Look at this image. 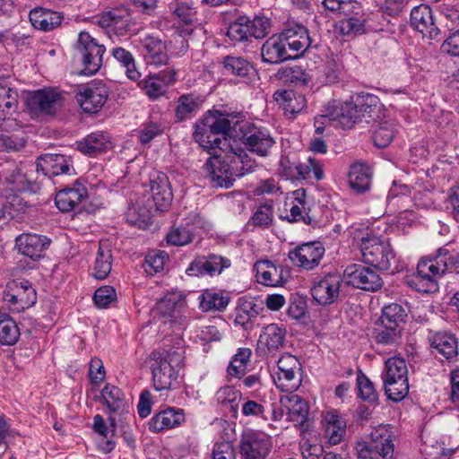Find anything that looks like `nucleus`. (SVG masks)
<instances>
[{
    "mask_svg": "<svg viewBox=\"0 0 459 459\" xmlns=\"http://www.w3.org/2000/svg\"><path fill=\"white\" fill-rule=\"evenodd\" d=\"M205 166L212 185L225 188L232 186L236 178L251 174L259 167L238 144L223 152H213Z\"/></svg>",
    "mask_w": 459,
    "mask_h": 459,
    "instance_id": "f257e3e1",
    "label": "nucleus"
},
{
    "mask_svg": "<svg viewBox=\"0 0 459 459\" xmlns=\"http://www.w3.org/2000/svg\"><path fill=\"white\" fill-rule=\"evenodd\" d=\"M326 117L336 120L343 129L351 128L359 121L377 122L385 118V110L378 97L369 93L356 94L350 100H333L325 107Z\"/></svg>",
    "mask_w": 459,
    "mask_h": 459,
    "instance_id": "f03ea898",
    "label": "nucleus"
},
{
    "mask_svg": "<svg viewBox=\"0 0 459 459\" xmlns=\"http://www.w3.org/2000/svg\"><path fill=\"white\" fill-rule=\"evenodd\" d=\"M459 272V254L439 248L433 257L420 260L417 273L410 277L407 283L417 291L433 293L438 290L437 280L446 273Z\"/></svg>",
    "mask_w": 459,
    "mask_h": 459,
    "instance_id": "7ed1b4c3",
    "label": "nucleus"
},
{
    "mask_svg": "<svg viewBox=\"0 0 459 459\" xmlns=\"http://www.w3.org/2000/svg\"><path fill=\"white\" fill-rule=\"evenodd\" d=\"M155 363L152 365V377L155 391L169 390L178 377L183 367V351L177 349L162 350L152 353Z\"/></svg>",
    "mask_w": 459,
    "mask_h": 459,
    "instance_id": "20e7f679",
    "label": "nucleus"
},
{
    "mask_svg": "<svg viewBox=\"0 0 459 459\" xmlns=\"http://www.w3.org/2000/svg\"><path fill=\"white\" fill-rule=\"evenodd\" d=\"M391 425H378L368 441L359 442L356 449L359 459H393L394 446Z\"/></svg>",
    "mask_w": 459,
    "mask_h": 459,
    "instance_id": "39448f33",
    "label": "nucleus"
},
{
    "mask_svg": "<svg viewBox=\"0 0 459 459\" xmlns=\"http://www.w3.org/2000/svg\"><path fill=\"white\" fill-rule=\"evenodd\" d=\"M382 378L385 394L391 402H401L406 397L409 393L408 368L403 358L387 359Z\"/></svg>",
    "mask_w": 459,
    "mask_h": 459,
    "instance_id": "423d86ee",
    "label": "nucleus"
},
{
    "mask_svg": "<svg viewBox=\"0 0 459 459\" xmlns=\"http://www.w3.org/2000/svg\"><path fill=\"white\" fill-rule=\"evenodd\" d=\"M360 252L363 262L378 270H389L396 261L390 243L377 236L363 237L360 240Z\"/></svg>",
    "mask_w": 459,
    "mask_h": 459,
    "instance_id": "0eeeda50",
    "label": "nucleus"
},
{
    "mask_svg": "<svg viewBox=\"0 0 459 459\" xmlns=\"http://www.w3.org/2000/svg\"><path fill=\"white\" fill-rule=\"evenodd\" d=\"M74 50L75 57L82 65L79 74L93 75L100 69L106 48L91 37L89 32L81 31L79 33Z\"/></svg>",
    "mask_w": 459,
    "mask_h": 459,
    "instance_id": "6e6552de",
    "label": "nucleus"
},
{
    "mask_svg": "<svg viewBox=\"0 0 459 459\" xmlns=\"http://www.w3.org/2000/svg\"><path fill=\"white\" fill-rule=\"evenodd\" d=\"M278 371L274 383L278 388L283 392L290 393V395L281 396L280 402L286 398L288 402H304L303 398L298 394H292L299 384L300 379L297 377V372L300 370V362L297 357L285 353L281 356L277 362Z\"/></svg>",
    "mask_w": 459,
    "mask_h": 459,
    "instance_id": "1a4fd4ad",
    "label": "nucleus"
},
{
    "mask_svg": "<svg viewBox=\"0 0 459 459\" xmlns=\"http://www.w3.org/2000/svg\"><path fill=\"white\" fill-rule=\"evenodd\" d=\"M97 23L105 30L107 36L113 42L126 35H135L139 32L129 11L125 8L103 13L97 18Z\"/></svg>",
    "mask_w": 459,
    "mask_h": 459,
    "instance_id": "9d476101",
    "label": "nucleus"
},
{
    "mask_svg": "<svg viewBox=\"0 0 459 459\" xmlns=\"http://www.w3.org/2000/svg\"><path fill=\"white\" fill-rule=\"evenodd\" d=\"M63 104L62 94L53 88L34 91L29 94L26 100L27 108L35 118L55 116Z\"/></svg>",
    "mask_w": 459,
    "mask_h": 459,
    "instance_id": "9b49d317",
    "label": "nucleus"
},
{
    "mask_svg": "<svg viewBox=\"0 0 459 459\" xmlns=\"http://www.w3.org/2000/svg\"><path fill=\"white\" fill-rule=\"evenodd\" d=\"M270 21L265 17L255 16L250 19L246 15H238L230 23L227 36L232 41L245 42L251 37L263 39L269 33Z\"/></svg>",
    "mask_w": 459,
    "mask_h": 459,
    "instance_id": "f8f14e48",
    "label": "nucleus"
},
{
    "mask_svg": "<svg viewBox=\"0 0 459 459\" xmlns=\"http://www.w3.org/2000/svg\"><path fill=\"white\" fill-rule=\"evenodd\" d=\"M2 299L11 311L20 313L36 303L37 294L29 281L13 280L6 283Z\"/></svg>",
    "mask_w": 459,
    "mask_h": 459,
    "instance_id": "ddd939ff",
    "label": "nucleus"
},
{
    "mask_svg": "<svg viewBox=\"0 0 459 459\" xmlns=\"http://www.w3.org/2000/svg\"><path fill=\"white\" fill-rule=\"evenodd\" d=\"M242 142L245 147L251 152L260 157H266L275 144L269 129L247 123L240 128Z\"/></svg>",
    "mask_w": 459,
    "mask_h": 459,
    "instance_id": "4468645a",
    "label": "nucleus"
},
{
    "mask_svg": "<svg viewBox=\"0 0 459 459\" xmlns=\"http://www.w3.org/2000/svg\"><path fill=\"white\" fill-rule=\"evenodd\" d=\"M273 447L270 436L264 432L247 431L239 442L241 459H266Z\"/></svg>",
    "mask_w": 459,
    "mask_h": 459,
    "instance_id": "2eb2a0df",
    "label": "nucleus"
},
{
    "mask_svg": "<svg viewBox=\"0 0 459 459\" xmlns=\"http://www.w3.org/2000/svg\"><path fill=\"white\" fill-rule=\"evenodd\" d=\"M108 88L102 82H93L82 86L76 93V100L85 113L96 114L108 97Z\"/></svg>",
    "mask_w": 459,
    "mask_h": 459,
    "instance_id": "dca6fc26",
    "label": "nucleus"
},
{
    "mask_svg": "<svg viewBox=\"0 0 459 459\" xmlns=\"http://www.w3.org/2000/svg\"><path fill=\"white\" fill-rule=\"evenodd\" d=\"M343 278L349 285L368 291H376L383 286V280L373 269L362 264H349Z\"/></svg>",
    "mask_w": 459,
    "mask_h": 459,
    "instance_id": "f3484780",
    "label": "nucleus"
},
{
    "mask_svg": "<svg viewBox=\"0 0 459 459\" xmlns=\"http://www.w3.org/2000/svg\"><path fill=\"white\" fill-rule=\"evenodd\" d=\"M231 262L229 258L221 255L209 254L195 257L186 269L189 276H204L211 277L221 274L224 269L230 267Z\"/></svg>",
    "mask_w": 459,
    "mask_h": 459,
    "instance_id": "a211bd4d",
    "label": "nucleus"
},
{
    "mask_svg": "<svg viewBox=\"0 0 459 459\" xmlns=\"http://www.w3.org/2000/svg\"><path fill=\"white\" fill-rule=\"evenodd\" d=\"M139 45L141 54L147 65L156 68L169 65L170 58L167 52V45L161 39L146 35L139 39Z\"/></svg>",
    "mask_w": 459,
    "mask_h": 459,
    "instance_id": "6ab92c4d",
    "label": "nucleus"
},
{
    "mask_svg": "<svg viewBox=\"0 0 459 459\" xmlns=\"http://www.w3.org/2000/svg\"><path fill=\"white\" fill-rule=\"evenodd\" d=\"M342 283V279L339 273H330L315 282L311 288L312 297L320 305L333 304L339 297Z\"/></svg>",
    "mask_w": 459,
    "mask_h": 459,
    "instance_id": "aec40b11",
    "label": "nucleus"
},
{
    "mask_svg": "<svg viewBox=\"0 0 459 459\" xmlns=\"http://www.w3.org/2000/svg\"><path fill=\"white\" fill-rule=\"evenodd\" d=\"M324 254L323 245L314 241L297 247L289 253V258L295 265L306 270H312L319 264Z\"/></svg>",
    "mask_w": 459,
    "mask_h": 459,
    "instance_id": "412c9836",
    "label": "nucleus"
},
{
    "mask_svg": "<svg viewBox=\"0 0 459 459\" xmlns=\"http://www.w3.org/2000/svg\"><path fill=\"white\" fill-rule=\"evenodd\" d=\"M37 170L48 178L59 175H74L71 157L58 153H46L37 160Z\"/></svg>",
    "mask_w": 459,
    "mask_h": 459,
    "instance_id": "4be33fe9",
    "label": "nucleus"
},
{
    "mask_svg": "<svg viewBox=\"0 0 459 459\" xmlns=\"http://www.w3.org/2000/svg\"><path fill=\"white\" fill-rule=\"evenodd\" d=\"M50 242L46 236L22 233L15 238V248L20 254L32 260H38L44 256Z\"/></svg>",
    "mask_w": 459,
    "mask_h": 459,
    "instance_id": "5701e85b",
    "label": "nucleus"
},
{
    "mask_svg": "<svg viewBox=\"0 0 459 459\" xmlns=\"http://www.w3.org/2000/svg\"><path fill=\"white\" fill-rule=\"evenodd\" d=\"M411 25L430 39H437L440 34V30L435 23L432 10L425 4L412 8L411 11Z\"/></svg>",
    "mask_w": 459,
    "mask_h": 459,
    "instance_id": "b1692460",
    "label": "nucleus"
},
{
    "mask_svg": "<svg viewBox=\"0 0 459 459\" xmlns=\"http://www.w3.org/2000/svg\"><path fill=\"white\" fill-rule=\"evenodd\" d=\"M150 188L156 209L159 211L167 210L173 198L168 176L159 171L152 174L150 178Z\"/></svg>",
    "mask_w": 459,
    "mask_h": 459,
    "instance_id": "393cba45",
    "label": "nucleus"
},
{
    "mask_svg": "<svg viewBox=\"0 0 459 459\" xmlns=\"http://www.w3.org/2000/svg\"><path fill=\"white\" fill-rule=\"evenodd\" d=\"M284 42L293 59L301 56L309 48L311 39L308 30L302 25L297 24L281 32Z\"/></svg>",
    "mask_w": 459,
    "mask_h": 459,
    "instance_id": "a878e982",
    "label": "nucleus"
},
{
    "mask_svg": "<svg viewBox=\"0 0 459 459\" xmlns=\"http://www.w3.org/2000/svg\"><path fill=\"white\" fill-rule=\"evenodd\" d=\"M208 130H210V127L202 122L196 124L194 132L195 140L204 149L212 150L213 152H223L225 149L228 151L230 147H235L238 144L235 141L230 143L226 137L221 138L213 131Z\"/></svg>",
    "mask_w": 459,
    "mask_h": 459,
    "instance_id": "bb28decb",
    "label": "nucleus"
},
{
    "mask_svg": "<svg viewBox=\"0 0 459 459\" xmlns=\"http://www.w3.org/2000/svg\"><path fill=\"white\" fill-rule=\"evenodd\" d=\"M289 52L281 33L267 39L261 48L262 60L272 65L293 59Z\"/></svg>",
    "mask_w": 459,
    "mask_h": 459,
    "instance_id": "cd10ccee",
    "label": "nucleus"
},
{
    "mask_svg": "<svg viewBox=\"0 0 459 459\" xmlns=\"http://www.w3.org/2000/svg\"><path fill=\"white\" fill-rule=\"evenodd\" d=\"M86 187L77 180L72 186L59 190L55 198L56 207L63 212L74 210L87 197Z\"/></svg>",
    "mask_w": 459,
    "mask_h": 459,
    "instance_id": "c85d7f7f",
    "label": "nucleus"
},
{
    "mask_svg": "<svg viewBox=\"0 0 459 459\" xmlns=\"http://www.w3.org/2000/svg\"><path fill=\"white\" fill-rule=\"evenodd\" d=\"M403 327H395L377 320L372 331V338L377 346L396 348L402 343Z\"/></svg>",
    "mask_w": 459,
    "mask_h": 459,
    "instance_id": "c756f323",
    "label": "nucleus"
},
{
    "mask_svg": "<svg viewBox=\"0 0 459 459\" xmlns=\"http://www.w3.org/2000/svg\"><path fill=\"white\" fill-rule=\"evenodd\" d=\"M29 18L34 28L43 31H49L61 24L64 16L59 12L43 7H36L30 12Z\"/></svg>",
    "mask_w": 459,
    "mask_h": 459,
    "instance_id": "7c9ffc66",
    "label": "nucleus"
},
{
    "mask_svg": "<svg viewBox=\"0 0 459 459\" xmlns=\"http://www.w3.org/2000/svg\"><path fill=\"white\" fill-rule=\"evenodd\" d=\"M433 352L451 361L458 355L456 338L446 332H437L429 338Z\"/></svg>",
    "mask_w": 459,
    "mask_h": 459,
    "instance_id": "2f4dec72",
    "label": "nucleus"
},
{
    "mask_svg": "<svg viewBox=\"0 0 459 459\" xmlns=\"http://www.w3.org/2000/svg\"><path fill=\"white\" fill-rule=\"evenodd\" d=\"M372 180L371 168L364 162H355L350 167L348 181L351 188L360 194L368 191Z\"/></svg>",
    "mask_w": 459,
    "mask_h": 459,
    "instance_id": "473e14b6",
    "label": "nucleus"
},
{
    "mask_svg": "<svg viewBox=\"0 0 459 459\" xmlns=\"http://www.w3.org/2000/svg\"><path fill=\"white\" fill-rule=\"evenodd\" d=\"M286 330L277 324L266 325L261 332L258 339L259 348H266L268 352L274 353L283 347Z\"/></svg>",
    "mask_w": 459,
    "mask_h": 459,
    "instance_id": "72a5a7b5",
    "label": "nucleus"
},
{
    "mask_svg": "<svg viewBox=\"0 0 459 459\" xmlns=\"http://www.w3.org/2000/svg\"><path fill=\"white\" fill-rule=\"evenodd\" d=\"M369 15L363 12H355L339 22V31L342 36L356 37L371 30L368 24Z\"/></svg>",
    "mask_w": 459,
    "mask_h": 459,
    "instance_id": "f704fd0d",
    "label": "nucleus"
},
{
    "mask_svg": "<svg viewBox=\"0 0 459 459\" xmlns=\"http://www.w3.org/2000/svg\"><path fill=\"white\" fill-rule=\"evenodd\" d=\"M77 149L83 154L97 156L110 147L109 136L104 132H94L76 143Z\"/></svg>",
    "mask_w": 459,
    "mask_h": 459,
    "instance_id": "c9c22d12",
    "label": "nucleus"
},
{
    "mask_svg": "<svg viewBox=\"0 0 459 459\" xmlns=\"http://www.w3.org/2000/svg\"><path fill=\"white\" fill-rule=\"evenodd\" d=\"M184 420L183 410L169 407L160 411L152 419L150 429L153 432H160L179 425Z\"/></svg>",
    "mask_w": 459,
    "mask_h": 459,
    "instance_id": "e433bc0d",
    "label": "nucleus"
},
{
    "mask_svg": "<svg viewBox=\"0 0 459 459\" xmlns=\"http://www.w3.org/2000/svg\"><path fill=\"white\" fill-rule=\"evenodd\" d=\"M112 253L108 240L100 241L93 265V276L98 280L105 279L112 268Z\"/></svg>",
    "mask_w": 459,
    "mask_h": 459,
    "instance_id": "4c0bfd02",
    "label": "nucleus"
},
{
    "mask_svg": "<svg viewBox=\"0 0 459 459\" xmlns=\"http://www.w3.org/2000/svg\"><path fill=\"white\" fill-rule=\"evenodd\" d=\"M264 307L252 299H239L234 323L245 329L251 327V319L256 317Z\"/></svg>",
    "mask_w": 459,
    "mask_h": 459,
    "instance_id": "58836bf2",
    "label": "nucleus"
},
{
    "mask_svg": "<svg viewBox=\"0 0 459 459\" xmlns=\"http://www.w3.org/2000/svg\"><path fill=\"white\" fill-rule=\"evenodd\" d=\"M324 437L331 446L341 443L345 434V423L338 416L328 414L324 419Z\"/></svg>",
    "mask_w": 459,
    "mask_h": 459,
    "instance_id": "ea45409f",
    "label": "nucleus"
},
{
    "mask_svg": "<svg viewBox=\"0 0 459 459\" xmlns=\"http://www.w3.org/2000/svg\"><path fill=\"white\" fill-rule=\"evenodd\" d=\"M377 126L373 132L374 144L378 148L387 147L397 133V125L392 120L378 119Z\"/></svg>",
    "mask_w": 459,
    "mask_h": 459,
    "instance_id": "a19ab883",
    "label": "nucleus"
},
{
    "mask_svg": "<svg viewBox=\"0 0 459 459\" xmlns=\"http://www.w3.org/2000/svg\"><path fill=\"white\" fill-rule=\"evenodd\" d=\"M200 109L198 98L194 94H183L178 97L175 108L177 121L182 122L192 118Z\"/></svg>",
    "mask_w": 459,
    "mask_h": 459,
    "instance_id": "79ce46f5",
    "label": "nucleus"
},
{
    "mask_svg": "<svg viewBox=\"0 0 459 459\" xmlns=\"http://www.w3.org/2000/svg\"><path fill=\"white\" fill-rule=\"evenodd\" d=\"M257 281L266 286H277L281 280V272L268 260L255 264Z\"/></svg>",
    "mask_w": 459,
    "mask_h": 459,
    "instance_id": "37998d69",
    "label": "nucleus"
},
{
    "mask_svg": "<svg viewBox=\"0 0 459 459\" xmlns=\"http://www.w3.org/2000/svg\"><path fill=\"white\" fill-rule=\"evenodd\" d=\"M18 92L11 87L0 84V123L16 112Z\"/></svg>",
    "mask_w": 459,
    "mask_h": 459,
    "instance_id": "c03bdc74",
    "label": "nucleus"
},
{
    "mask_svg": "<svg viewBox=\"0 0 459 459\" xmlns=\"http://www.w3.org/2000/svg\"><path fill=\"white\" fill-rule=\"evenodd\" d=\"M112 56L126 68V74L131 81H138L141 77L140 72L136 69L135 60L133 54L122 47H116L111 50Z\"/></svg>",
    "mask_w": 459,
    "mask_h": 459,
    "instance_id": "a18cd8bd",
    "label": "nucleus"
},
{
    "mask_svg": "<svg viewBox=\"0 0 459 459\" xmlns=\"http://www.w3.org/2000/svg\"><path fill=\"white\" fill-rule=\"evenodd\" d=\"M200 308L203 311L219 310L227 307L230 303V297L222 292L205 290L200 297Z\"/></svg>",
    "mask_w": 459,
    "mask_h": 459,
    "instance_id": "49530a36",
    "label": "nucleus"
},
{
    "mask_svg": "<svg viewBox=\"0 0 459 459\" xmlns=\"http://www.w3.org/2000/svg\"><path fill=\"white\" fill-rule=\"evenodd\" d=\"M406 317V310L402 305L391 303L383 307L382 314L377 320L395 327H403V324L405 322Z\"/></svg>",
    "mask_w": 459,
    "mask_h": 459,
    "instance_id": "de8ad7c7",
    "label": "nucleus"
},
{
    "mask_svg": "<svg viewBox=\"0 0 459 459\" xmlns=\"http://www.w3.org/2000/svg\"><path fill=\"white\" fill-rule=\"evenodd\" d=\"M323 178V164L318 160L308 157L305 162L298 164L297 179H315L318 181Z\"/></svg>",
    "mask_w": 459,
    "mask_h": 459,
    "instance_id": "09e8293b",
    "label": "nucleus"
},
{
    "mask_svg": "<svg viewBox=\"0 0 459 459\" xmlns=\"http://www.w3.org/2000/svg\"><path fill=\"white\" fill-rule=\"evenodd\" d=\"M251 356V350L248 348L239 349L238 353L233 356L228 367V373L231 377L240 378L245 375L247 364Z\"/></svg>",
    "mask_w": 459,
    "mask_h": 459,
    "instance_id": "8fccbe9b",
    "label": "nucleus"
},
{
    "mask_svg": "<svg viewBox=\"0 0 459 459\" xmlns=\"http://www.w3.org/2000/svg\"><path fill=\"white\" fill-rule=\"evenodd\" d=\"M20 337V329L11 317L0 319V342L3 345H13Z\"/></svg>",
    "mask_w": 459,
    "mask_h": 459,
    "instance_id": "3c124183",
    "label": "nucleus"
},
{
    "mask_svg": "<svg viewBox=\"0 0 459 459\" xmlns=\"http://www.w3.org/2000/svg\"><path fill=\"white\" fill-rule=\"evenodd\" d=\"M169 10L180 22L190 24L196 14L193 3L188 0H177L169 4Z\"/></svg>",
    "mask_w": 459,
    "mask_h": 459,
    "instance_id": "603ef678",
    "label": "nucleus"
},
{
    "mask_svg": "<svg viewBox=\"0 0 459 459\" xmlns=\"http://www.w3.org/2000/svg\"><path fill=\"white\" fill-rule=\"evenodd\" d=\"M138 86L145 92V94L152 100H157L163 96L168 88L165 83L160 82L155 74L148 75L144 79L138 82Z\"/></svg>",
    "mask_w": 459,
    "mask_h": 459,
    "instance_id": "864d4df0",
    "label": "nucleus"
},
{
    "mask_svg": "<svg viewBox=\"0 0 459 459\" xmlns=\"http://www.w3.org/2000/svg\"><path fill=\"white\" fill-rule=\"evenodd\" d=\"M223 65L228 73L240 77L247 76L253 70L252 65L241 56H226Z\"/></svg>",
    "mask_w": 459,
    "mask_h": 459,
    "instance_id": "5fc2aeb1",
    "label": "nucleus"
},
{
    "mask_svg": "<svg viewBox=\"0 0 459 459\" xmlns=\"http://www.w3.org/2000/svg\"><path fill=\"white\" fill-rule=\"evenodd\" d=\"M285 218L290 222L302 221L307 225L316 223V220L306 212L305 201L299 196L290 204V213Z\"/></svg>",
    "mask_w": 459,
    "mask_h": 459,
    "instance_id": "6e6d98bb",
    "label": "nucleus"
},
{
    "mask_svg": "<svg viewBox=\"0 0 459 459\" xmlns=\"http://www.w3.org/2000/svg\"><path fill=\"white\" fill-rule=\"evenodd\" d=\"M8 189L13 193H25L32 191V181L20 170L13 171L5 178Z\"/></svg>",
    "mask_w": 459,
    "mask_h": 459,
    "instance_id": "4d7b16f0",
    "label": "nucleus"
},
{
    "mask_svg": "<svg viewBox=\"0 0 459 459\" xmlns=\"http://www.w3.org/2000/svg\"><path fill=\"white\" fill-rule=\"evenodd\" d=\"M357 385L359 396L367 402H377L378 399L377 393L374 384L361 371L357 375Z\"/></svg>",
    "mask_w": 459,
    "mask_h": 459,
    "instance_id": "13d9d810",
    "label": "nucleus"
},
{
    "mask_svg": "<svg viewBox=\"0 0 459 459\" xmlns=\"http://www.w3.org/2000/svg\"><path fill=\"white\" fill-rule=\"evenodd\" d=\"M286 417L295 425L303 426L309 420L308 403H291V406L287 407Z\"/></svg>",
    "mask_w": 459,
    "mask_h": 459,
    "instance_id": "bf43d9fd",
    "label": "nucleus"
},
{
    "mask_svg": "<svg viewBox=\"0 0 459 459\" xmlns=\"http://www.w3.org/2000/svg\"><path fill=\"white\" fill-rule=\"evenodd\" d=\"M183 301L179 292H170L165 295L158 303L157 309L163 316H172L176 307Z\"/></svg>",
    "mask_w": 459,
    "mask_h": 459,
    "instance_id": "052dcab7",
    "label": "nucleus"
},
{
    "mask_svg": "<svg viewBox=\"0 0 459 459\" xmlns=\"http://www.w3.org/2000/svg\"><path fill=\"white\" fill-rule=\"evenodd\" d=\"M105 375L106 372L101 359L98 358L91 359L89 367V377L91 385L90 394L95 392V386H98L105 379Z\"/></svg>",
    "mask_w": 459,
    "mask_h": 459,
    "instance_id": "680f3d73",
    "label": "nucleus"
},
{
    "mask_svg": "<svg viewBox=\"0 0 459 459\" xmlns=\"http://www.w3.org/2000/svg\"><path fill=\"white\" fill-rule=\"evenodd\" d=\"M166 238L173 246H185L193 241L194 235L188 229L178 227L169 231Z\"/></svg>",
    "mask_w": 459,
    "mask_h": 459,
    "instance_id": "e2e57ef3",
    "label": "nucleus"
},
{
    "mask_svg": "<svg viewBox=\"0 0 459 459\" xmlns=\"http://www.w3.org/2000/svg\"><path fill=\"white\" fill-rule=\"evenodd\" d=\"M3 206L11 216H14L20 212H23L27 205L17 193H12L5 195V201Z\"/></svg>",
    "mask_w": 459,
    "mask_h": 459,
    "instance_id": "0e129e2a",
    "label": "nucleus"
},
{
    "mask_svg": "<svg viewBox=\"0 0 459 459\" xmlns=\"http://www.w3.org/2000/svg\"><path fill=\"white\" fill-rule=\"evenodd\" d=\"M208 127L209 131H213L218 136L228 134L231 128L230 120L225 116H220L215 118H206L204 122Z\"/></svg>",
    "mask_w": 459,
    "mask_h": 459,
    "instance_id": "69168bd1",
    "label": "nucleus"
},
{
    "mask_svg": "<svg viewBox=\"0 0 459 459\" xmlns=\"http://www.w3.org/2000/svg\"><path fill=\"white\" fill-rule=\"evenodd\" d=\"M168 258V255L164 251L149 254L145 257V271L149 273L161 271Z\"/></svg>",
    "mask_w": 459,
    "mask_h": 459,
    "instance_id": "338daca9",
    "label": "nucleus"
},
{
    "mask_svg": "<svg viewBox=\"0 0 459 459\" xmlns=\"http://www.w3.org/2000/svg\"><path fill=\"white\" fill-rule=\"evenodd\" d=\"M115 289L110 286H103L96 290L93 300L97 307H106L115 299Z\"/></svg>",
    "mask_w": 459,
    "mask_h": 459,
    "instance_id": "774afa93",
    "label": "nucleus"
}]
</instances>
